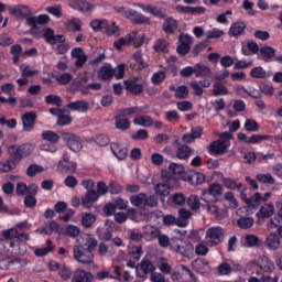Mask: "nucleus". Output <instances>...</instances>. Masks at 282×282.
<instances>
[{"label":"nucleus","instance_id":"1","mask_svg":"<svg viewBox=\"0 0 282 282\" xmlns=\"http://www.w3.org/2000/svg\"><path fill=\"white\" fill-rule=\"evenodd\" d=\"M226 229L220 226L209 227L205 232L204 245L208 248H215L224 241Z\"/></svg>","mask_w":282,"mask_h":282},{"label":"nucleus","instance_id":"2","mask_svg":"<svg viewBox=\"0 0 282 282\" xmlns=\"http://www.w3.org/2000/svg\"><path fill=\"white\" fill-rule=\"evenodd\" d=\"M230 140H232V133L223 132L219 134V139L213 141L209 144L208 151L212 155H224L228 147H230Z\"/></svg>","mask_w":282,"mask_h":282},{"label":"nucleus","instance_id":"3","mask_svg":"<svg viewBox=\"0 0 282 282\" xmlns=\"http://www.w3.org/2000/svg\"><path fill=\"white\" fill-rule=\"evenodd\" d=\"M115 12L117 14H121V17H124L126 19H129L132 21V23L142 24V23H151V19L145 17L144 14L126 7L116 6L113 7Z\"/></svg>","mask_w":282,"mask_h":282},{"label":"nucleus","instance_id":"4","mask_svg":"<svg viewBox=\"0 0 282 282\" xmlns=\"http://www.w3.org/2000/svg\"><path fill=\"white\" fill-rule=\"evenodd\" d=\"M34 151V145L24 143L21 145L12 144L8 148V153L15 162H21L23 158H28Z\"/></svg>","mask_w":282,"mask_h":282},{"label":"nucleus","instance_id":"5","mask_svg":"<svg viewBox=\"0 0 282 282\" xmlns=\"http://www.w3.org/2000/svg\"><path fill=\"white\" fill-rule=\"evenodd\" d=\"M133 43L134 47H142L144 43V35H138V31H132L124 37H120L113 43L116 50H121L122 45H131Z\"/></svg>","mask_w":282,"mask_h":282},{"label":"nucleus","instance_id":"6","mask_svg":"<svg viewBox=\"0 0 282 282\" xmlns=\"http://www.w3.org/2000/svg\"><path fill=\"white\" fill-rule=\"evenodd\" d=\"M162 176L165 183L156 184L154 191L156 195L166 197V195H170L171 188H177V186H180V183L173 176L164 177V172L162 173Z\"/></svg>","mask_w":282,"mask_h":282},{"label":"nucleus","instance_id":"7","mask_svg":"<svg viewBox=\"0 0 282 282\" xmlns=\"http://www.w3.org/2000/svg\"><path fill=\"white\" fill-rule=\"evenodd\" d=\"M223 194H224V186H221V184L219 183H213L209 185L207 189L202 191L200 199L203 202L208 203L213 198L217 199V197H221Z\"/></svg>","mask_w":282,"mask_h":282},{"label":"nucleus","instance_id":"8","mask_svg":"<svg viewBox=\"0 0 282 282\" xmlns=\"http://www.w3.org/2000/svg\"><path fill=\"white\" fill-rule=\"evenodd\" d=\"M74 259L78 261V263L89 264L94 263V251L89 249H85L83 247H73Z\"/></svg>","mask_w":282,"mask_h":282},{"label":"nucleus","instance_id":"9","mask_svg":"<svg viewBox=\"0 0 282 282\" xmlns=\"http://www.w3.org/2000/svg\"><path fill=\"white\" fill-rule=\"evenodd\" d=\"M62 138L73 153H78L83 150V139L77 134L64 132Z\"/></svg>","mask_w":282,"mask_h":282},{"label":"nucleus","instance_id":"10","mask_svg":"<svg viewBox=\"0 0 282 282\" xmlns=\"http://www.w3.org/2000/svg\"><path fill=\"white\" fill-rule=\"evenodd\" d=\"M170 248L174 252L182 254V257L191 256V245L182 238H172L170 242Z\"/></svg>","mask_w":282,"mask_h":282},{"label":"nucleus","instance_id":"11","mask_svg":"<svg viewBox=\"0 0 282 282\" xmlns=\"http://www.w3.org/2000/svg\"><path fill=\"white\" fill-rule=\"evenodd\" d=\"M124 86L127 91L132 94V96H140L144 91V80L134 77L132 79L124 80Z\"/></svg>","mask_w":282,"mask_h":282},{"label":"nucleus","instance_id":"12","mask_svg":"<svg viewBox=\"0 0 282 282\" xmlns=\"http://www.w3.org/2000/svg\"><path fill=\"white\" fill-rule=\"evenodd\" d=\"M68 6L73 10H77V12H84L85 14L94 12V10H96V7L94 4L85 0H69Z\"/></svg>","mask_w":282,"mask_h":282},{"label":"nucleus","instance_id":"13","mask_svg":"<svg viewBox=\"0 0 282 282\" xmlns=\"http://www.w3.org/2000/svg\"><path fill=\"white\" fill-rule=\"evenodd\" d=\"M9 13L17 19H30L32 17V9L28 6L18 4L14 7H9Z\"/></svg>","mask_w":282,"mask_h":282},{"label":"nucleus","instance_id":"14","mask_svg":"<svg viewBox=\"0 0 282 282\" xmlns=\"http://www.w3.org/2000/svg\"><path fill=\"white\" fill-rule=\"evenodd\" d=\"M178 41L180 45L177 46L176 52L182 56H185V54L191 52V43H193V37H191L188 34H181Z\"/></svg>","mask_w":282,"mask_h":282},{"label":"nucleus","instance_id":"15","mask_svg":"<svg viewBox=\"0 0 282 282\" xmlns=\"http://www.w3.org/2000/svg\"><path fill=\"white\" fill-rule=\"evenodd\" d=\"M2 237L3 238L0 239V248H3L4 243H8L10 248H14V241H12V239H17V237H19V231L14 227L3 230Z\"/></svg>","mask_w":282,"mask_h":282},{"label":"nucleus","instance_id":"16","mask_svg":"<svg viewBox=\"0 0 282 282\" xmlns=\"http://www.w3.org/2000/svg\"><path fill=\"white\" fill-rule=\"evenodd\" d=\"M135 271L140 279H144L147 274H153V272H155V267L150 260H143L138 267H135Z\"/></svg>","mask_w":282,"mask_h":282},{"label":"nucleus","instance_id":"17","mask_svg":"<svg viewBox=\"0 0 282 282\" xmlns=\"http://www.w3.org/2000/svg\"><path fill=\"white\" fill-rule=\"evenodd\" d=\"M192 269L194 272H197V274H210V263L206 261L205 259H196L192 262Z\"/></svg>","mask_w":282,"mask_h":282},{"label":"nucleus","instance_id":"18","mask_svg":"<svg viewBox=\"0 0 282 282\" xmlns=\"http://www.w3.org/2000/svg\"><path fill=\"white\" fill-rule=\"evenodd\" d=\"M76 247L94 251L98 248V240L89 235H84L79 240V245H76Z\"/></svg>","mask_w":282,"mask_h":282},{"label":"nucleus","instance_id":"19","mask_svg":"<svg viewBox=\"0 0 282 282\" xmlns=\"http://www.w3.org/2000/svg\"><path fill=\"white\" fill-rule=\"evenodd\" d=\"M205 210L209 214V215H214L215 219H224V217H226V210L223 209L221 207H219V205H217V203H210L208 202L205 206H204Z\"/></svg>","mask_w":282,"mask_h":282},{"label":"nucleus","instance_id":"20","mask_svg":"<svg viewBox=\"0 0 282 282\" xmlns=\"http://www.w3.org/2000/svg\"><path fill=\"white\" fill-rule=\"evenodd\" d=\"M205 210L209 214V215H214L215 219H224V217H226V210L223 209L221 207H219V205H217V203H210L208 202L205 206H204Z\"/></svg>","mask_w":282,"mask_h":282},{"label":"nucleus","instance_id":"21","mask_svg":"<svg viewBox=\"0 0 282 282\" xmlns=\"http://www.w3.org/2000/svg\"><path fill=\"white\" fill-rule=\"evenodd\" d=\"M47 23H50V15L47 14H40L37 17H29L26 19V25H29V28H34L36 30V28H39V25H47Z\"/></svg>","mask_w":282,"mask_h":282},{"label":"nucleus","instance_id":"22","mask_svg":"<svg viewBox=\"0 0 282 282\" xmlns=\"http://www.w3.org/2000/svg\"><path fill=\"white\" fill-rule=\"evenodd\" d=\"M175 144L177 147L176 158H178V160H188V158L195 153V150L186 144H182L178 141H175Z\"/></svg>","mask_w":282,"mask_h":282},{"label":"nucleus","instance_id":"23","mask_svg":"<svg viewBox=\"0 0 282 282\" xmlns=\"http://www.w3.org/2000/svg\"><path fill=\"white\" fill-rule=\"evenodd\" d=\"M23 131H32L36 124V112L31 111L22 116Z\"/></svg>","mask_w":282,"mask_h":282},{"label":"nucleus","instance_id":"24","mask_svg":"<svg viewBox=\"0 0 282 282\" xmlns=\"http://www.w3.org/2000/svg\"><path fill=\"white\" fill-rule=\"evenodd\" d=\"M61 230V225L56 220L48 221L44 227H40L35 230L37 235H52L53 232H58Z\"/></svg>","mask_w":282,"mask_h":282},{"label":"nucleus","instance_id":"25","mask_svg":"<svg viewBox=\"0 0 282 282\" xmlns=\"http://www.w3.org/2000/svg\"><path fill=\"white\" fill-rule=\"evenodd\" d=\"M70 56L76 58L75 67H83L87 63V55L83 47H75L70 52Z\"/></svg>","mask_w":282,"mask_h":282},{"label":"nucleus","instance_id":"26","mask_svg":"<svg viewBox=\"0 0 282 282\" xmlns=\"http://www.w3.org/2000/svg\"><path fill=\"white\" fill-rule=\"evenodd\" d=\"M274 215V204L267 203L262 205L256 214L258 219H270Z\"/></svg>","mask_w":282,"mask_h":282},{"label":"nucleus","instance_id":"27","mask_svg":"<svg viewBox=\"0 0 282 282\" xmlns=\"http://www.w3.org/2000/svg\"><path fill=\"white\" fill-rule=\"evenodd\" d=\"M194 75L196 78H210L213 76V70L207 65L195 64Z\"/></svg>","mask_w":282,"mask_h":282},{"label":"nucleus","instance_id":"28","mask_svg":"<svg viewBox=\"0 0 282 282\" xmlns=\"http://www.w3.org/2000/svg\"><path fill=\"white\" fill-rule=\"evenodd\" d=\"M44 39L50 45H56V43H62V41H65V35H56L54 34V30L47 28L44 32Z\"/></svg>","mask_w":282,"mask_h":282},{"label":"nucleus","instance_id":"29","mask_svg":"<svg viewBox=\"0 0 282 282\" xmlns=\"http://www.w3.org/2000/svg\"><path fill=\"white\" fill-rule=\"evenodd\" d=\"M94 281V275L91 273L86 272L83 269H77L73 273L72 282H91Z\"/></svg>","mask_w":282,"mask_h":282},{"label":"nucleus","instance_id":"30","mask_svg":"<svg viewBox=\"0 0 282 282\" xmlns=\"http://www.w3.org/2000/svg\"><path fill=\"white\" fill-rule=\"evenodd\" d=\"M70 111H78L79 113H87L89 111V102L85 100H77L66 105Z\"/></svg>","mask_w":282,"mask_h":282},{"label":"nucleus","instance_id":"31","mask_svg":"<svg viewBox=\"0 0 282 282\" xmlns=\"http://www.w3.org/2000/svg\"><path fill=\"white\" fill-rule=\"evenodd\" d=\"M232 268L234 270L240 271L241 270V264H235V262H223L218 265V272L219 274H221L223 276H228V274H230L232 272Z\"/></svg>","mask_w":282,"mask_h":282},{"label":"nucleus","instance_id":"32","mask_svg":"<svg viewBox=\"0 0 282 282\" xmlns=\"http://www.w3.org/2000/svg\"><path fill=\"white\" fill-rule=\"evenodd\" d=\"M264 246L268 250H279L281 247V238L276 234H270L264 241Z\"/></svg>","mask_w":282,"mask_h":282},{"label":"nucleus","instance_id":"33","mask_svg":"<svg viewBox=\"0 0 282 282\" xmlns=\"http://www.w3.org/2000/svg\"><path fill=\"white\" fill-rule=\"evenodd\" d=\"M111 151L113 155L118 158V160H124L129 154V150L127 149V145L122 143H111Z\"/></svg>","mask_w":282,"mask_h":282},{"label":"nucleus","instance_id":"34","mask_svg":"<svg viewBox=\"0 0 282 282\" xmlns=\"http://www.w3.org/2000/svg\"><path fill=\"white\" fill-rule=\"evenodd\" d=\"M54 250H56V245L47 239L46 247L34 249L33 254H35V257H47V254H50V252H54Z\"/></svg>","mask_w":282,"mask_h":282},{"label":"nucleus","instance_id":"35","mask_svg":"<svg viewBox=\"0 0 282 282\" xmlns=\"http://www.w3.org/2000/svg\"><path fill=\"white\" fill-rule=\"evenodd\" d=\"M57 170L59 171V173L64 174L74 173V171H76V163L64 159L63 161L58 162Z\"/></svg>","mask_w":282,"mask_h":282},{"label":"nucleus","instance_id":"36","mask_svg":"<svg viewBox=\"0 0 282 282\" xmlns=\"http://www.w3.org/2000/svg\"><path fill=\"white\" fill-rule=\"evenodd\" d=\"M133 124H137L138 127L151 128L153 127V118L148 115H140L134 117Z\"/></svg>","mask_w":282,"mask_h":282},{"label":"nucleus","instance_id":"37","mask_svg":"<svg viewBox=\"0 0 282 282\" xmlns=\"http://www.w3.org/2000/svg\"><path fill=\"white\" fill-rule=\"evenodd\" d=\"M178 216H180L177 220L178 226L181 228H186V226H188V220L193 216V213H191V210L188 209L181 208L178 210Z\"/></svg>","mask_w":282,"mask_h":282},{"label":"nucleus","instance_id":"38","mask_svg":"<svg viewBox=\"0 0 282 282\" xmlns=\"http://www.w3.org/2000/svg\"><path fill=\"white\" fill-rule=\"evenodd\" d=\"M177 20L173 18H167L163 23V32H165V34H175V32L177 31Z\"/></svg>","mask_w":282,"mask_h":282},{"label":"nucleus","instance_id":"39","mask_svg":"<svg viewBox=\"0 0 282 282\" xmlns=\"http://www.w3.org/2000/svg\"><path fill=\"white\" fill-rule=\"evenodd\" d=\"M98 77L101 80H109L110 78H113V67L111 64H105L101 66L98 72Z\"/></svg>","mask_w":282,"mask_h":282},{"label":"nucleus","instance_id":"40","mask_svg":"<svg viewBox=\"0 0 282 282\" xmlns=\"http://www.w3.org/2000/svg\"><path fill=\"white\" fill-rule=\"evenodd\" d=\"M260 269L263 270V272H274L276 267L274 265V262L270 260L267 256H261L259 261Z\"/></svg>","mask_w":282,"mask_h":282},{"label":"nucleus","instance_id":"41","mask_svg":"<svg viewBox=\"0 0 282 282\" xmlns=\"http://www.w3.org/2000/svg\"><path fill=\"white\" fill-rule=\"evenodd\" d=\"M97 199L98 194H96V192H87L86 195L82 198V205L84 208H91Z\"/></svg>","mask_w":282,"mask_h":282},{"label":"nucleus","instance_id":"42","mask_svg":"<svg viewBox=\"0 0 282 282\" xmlns=\"http://www.w3.org/2000/svg\"><path fill=\"white\" fill-rule=\"evenodd\" d=\"M169 41L160 37L154 42L153 50L156 54H165V52H169Z\"/></svg>","mask_w":282,"mask_h":282},{"label":"nucleus","instance_id":"43","mask_svg":"<svg viewBox=\"0 0 282 282\" xmlns=\"http://www.w3.org/2000/svg\"><path fill=\"white\" fill-rule=\"evenodd\" d=\"M41 138L46 142H51V144H58V142L61 141V135L52 130L43 131Z\"/></svg>","mask_w":282,"mask_h":282},{"label":"nucleus","instance_id":"44","mask_svg":"<svg viewBox=\"0 0 282 282\" xmlns=\"http://www.w3.org/2000/svg\"><path fill=\"white\" fill-rule=\"evenodd\" d=\"M143 12H148L149 14H153V17H158L159 19H164V12L160 10L158 7H153V4H139Z\"/></svg>","mask_w":282,"mask_h":282},{"label":"nucleus","instance_id":"45","mask_svg":"<svg viewBox=\"0 0 282 282\" xmlns=\"http://www.w3.org/2000/svg\"><path fill=\"white\" fill-rule=\"evenodd\" d=\"M65 29L67 32H80L83 30V25L80 24V19L73 18L65 22Z\"/></svg>","mask_w":282,"mask_h":282},{"label":"nucleus","instance_id":"46","mask_svg":"<svg viewBox=\"0 0 282 282\" xmlns=\"http://www.w3.org/2000/svg\"><path fill=\"white\" fill-rule=\"evenodd\" d=\"M132 206L137 208H144L147 206V194L140 193L130 198Z\"/></svg>","mask_w":282,"mask_h":282},{"label":"nucleus","instance_id":"47","mask_svg":"<svg viewBox=\"0 0 282 282\" xmlns=\"http://www.w3.org/2000/svg\"><path fill=\"white\" fill-rule=\"evenodd\" d=\"M133 113H142V108L140 107H131V108H122L117 111V118H127V116H133Z\"/></svg>","mask_w":282,"mask_h":282},{"label":"nucleus","instance_id":"48","mask_svg":"<svg viewBox=\"0 0 282 282\" xmlns=\"http://www.w3.org/2000/svg\"><path fill=\"white\" fill-rule=\"evenodd\" d=\"M224 202H226L227 208H239V202H237V198L232 192H226L224 194Z\"/></svg>","mask_w":282,"mask_h":282},{"label":"nucleus","instance_id":"49","mask_svg":"<svg viewBox=\"0 0 282 282\" xmlns=\"http://www.w3.org/2000/svg\"><path fill=\"white\" fill-rule=\"evenodd\" d=\"M246 31V23L243 22H235L231 24L229 29V34L232 36H241L243 32Z\"/></svg>","mask_w":282,"mask_h":282},{"label":"nucleus","instance_id":"50","mask_svg":"<svg viewBox=\"0 0 282 282\" xmlns=\"http://www.w3.org/2000/svg\"><path fill=\"white\" fill-rule=\"evenodd\" d=\"M14 169H17V162L14 159L0 161L1 173H10V171H14Z\"/></svg>","mask_w":282,"mask_h":282},{"label":"nucleus","instance_id":"51","mask_svg":"<svg viewBox=\"0 0 282 282\" xmlns=\"http://www.w3.org/2000/svg\"><path fill=\"white\" fill-rule=\"evenodd\" d=\"M237 226L242 230H248V228L254 226V218L242 216L237 220Z\"/></svg>","mask_w":282,"mask_h":282},{"label":"nucleus","instance_id":"52","mask_svg":"<svg viewBox=\"0 0 282 282\" xmlns=\"http://www.w3.org/2000/svg\"><path fill=\"white\" fill-rule=\"evenodd\" d=\"M223 184L225 187L228 188V191H241V187L243 186V184L237 183L236 180H232L230 177L224 178Z\"/></svg>","mask_w":282,"mask_h":282},{"label":"nucleus","instance_id":"53","mask_svg":"<svg viewBox=\"0 0 282 282\" xmlns=\"http://www.w3.org/2000/svg\"><path fill=\"white\" fill-rule=\"evenodd\" d=\"M213 87H214L213 94H214L215 97H217V96H228V94H229L228 87H226L220 82L214 83Z\"/></svg>","mask_w":282,"mask_h":282},{"label":"nucleus","instance_id":"54","mask_svg":"<svg viewBox=\"0 0 282 282\" xmlns=\"http://www.w3.org/2000/svg\"><path fill=\"white\" fill-rule=\"evenodd\" d=\"M275 51L273 47L270 46H262L260 50V56L262 61H265L268 63L270 58H274Z\"/></svg>","mask_w":282,"mask_h":282},{"label":"nucleus","instance_id":"55","mask_svg":"<svg viewBox=\"0 0 282 282\" xmlns=\"http://www.w3.org/2000/svg\"><path fill=\"white\" fill-rule=\"evenodd\" d=\"M115 126L120 131H127V129H129L131 127V121H129V119H124V118L118 117V115H116Z\"/></svg>","mask_w":282,"mask_h":282},{"label":"nucleus","instance_id":"56","mask_svg":"<svg viewBox=\"0 0 282 282\" xmlns=\"http://www.w3.org/2000/svg\"><path fill=\"white\" fill-rule=\"evenodd\" d=\"M45 11L48 12V14L55 17L56 19H61V17H63V6L61 4L46 7Z\"/></svg>","mask_w":282,"mask_h":282},{"label":"nucleus","instance_id":"57","mask_svg":"<svg viewBox=\"0 0 282 282\" xmlns=\"http://www.w3.org/2000/svg\"><path fill=\"white\" fill-rule=\"evenodd\" d=\"M272 197L271 192H267L263 196H261V193L256 192L253 194V202H254V208L261 204V202L265 203Z\"/></svg>","mask_w":282,"mask_h":282},{"label":"nucleus","instance_id":"58","mask_svg":"<svg viewBox=\"0 0 282 282\" xmlns=\"http://www.w3.org/2000/svg\"><path fill=\"white\" fill-rule=\"evenodd\" d=\"M109 25V21L107 20H93L90 22V28H93L94 32H100V30H107Z\"/></svg>","mask_w":282,"mask_h":282},{"label":"nucleus","instance_id":"59","mask_svg":"<svg viewBox=\"0 0 282 282\" xmlns=\"http://www.w3.org/2000/svg\"><path fill=\"white\" fill-rule=\"evenodd\" d=\"M188 94H189L188 87L185 85H182L176 88L175 98L177 100H186V98H188Z\"/></svg>","mask_w":282,"mask_h":282},{"label":"nucleus","instance_id":"60","mask_svg":"<svg viewBox=\"0 0 282 282\" xmlns=\"http://www.w3.org/2000/svg\"><path fill=\"white\" fill-rule=\"evenodd\" d=\"M187 206H189L192 210H199V206H202V203L199 202V196L191 195L187 198Z\"/></svg>","mask_w":282,"mask_h":282},{"label":"nucleus","instance_id":"61","mask_svg":"<svg viewBox=\"0 0 282 282\" xmlns=\"http://www.w3.org/2000/svg\"><path fill=\"white\" fill-rule=\"evenodd\" d=\"M256 178L258 182H261V184H275L276 180L272 176V174H257Z\"/></svg>","mask_w":282,"mask_h":282},{"label":"nucleus","instance_id":"62","mask_svg":"<svg viewBox=\"0 0 282 282\" xmlns=\"http://www.w3.org/2000/svg\"><path fill=\"white\" fill-rule=\"evenodd\" d=\"M143 232H144V235H148V237L156 238V237H160L162 231L158 227L148 225L143 228Z\"/></svg>","mask_w":282,"mask_h":282},{"label":"nucleus","instance_id":"63","mask_svg":"<svg viewBox=\"0 0 282 282\" xmlns=\"http://www.w3.org/2000/svg\"><path fill=\"white\" fill-rule=\"evenodd\" d=\"M166 122L175 123L180 122V112L177 110H169L165 112Z\"/></svg>","mask_w":282,"mask_h":282},{"label":"nucleus","instance_id":"64","mask_svg":"<svg viewBox=\"0 0 282 282\" xmlns=\"http://www.w3.org/2000/svg\"><path fill=\"white\" fill-rule=\"evenodd\" d=\"M267 74L265 69L261 66L254 67L250 70L251 78H265Z\"/></svg>","mask_w":282,"mask_h":282}]
</instances>
